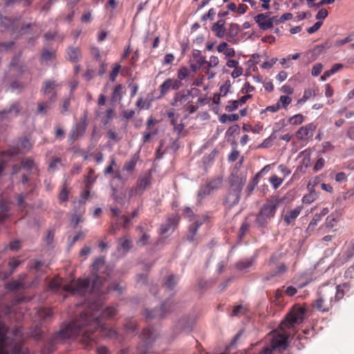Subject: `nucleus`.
I'll return each mask as SVG.
<instances>
[{"mask_svg": "<svg viewBox=\"0 0 354 354\" xmlns=\"http://www.w3.org/2000/svg\"><path fill=\"white\" fill-rule=\"evenodd\" d=\"M275 138L274 136V133H272L270 137L265 139L261 144H260L258 147L259 148H268L272 145V140Z\"/></svg>", "mask_w": 354, "mask_h": 354, "instance_id": "53", "label": "nucleus"}, {"mask_svg": "<svg viewBox=\"0 0 354 354\" xmlns=\"http://www.w3.org/2000/svg\"><path fill=\"white\" fill-rule=\"evenodd\" d=\"M6 325L0 322V354H28L23 347L24 338L21 328H15L8 335Z\"/></svg>", "mask_w": 354, "mask_h": 354, "instance_id": "2", "label": "nucleus"}, {"mask_svg": "<svg viewBox=\"0 0 354 354\" xmlns=\"http://www.w3.org/2000/svg\"><path fill=\"white\" fill-rule=\"evenodd\" d=\"M283 257V253L280 251H277L272 253L268 261V266L270 268H272L274 265H277L279 263V261Z\"/></svg>", "mask_w": 354, "mask_h": 354, "instance_id": "35", "label": "nucleus"}, {"mask_svg": "<svg viewBox=\"0 0 354 354\" xmlns=\"http://www.w3.org/2000/svg\"><path fill=\"white\" fill-rule=\"evenodd\" d=\"M139 156L135 153L129 161H127L123 167V170L131 172L134 170L136 165L138 161Z\"/></svg>", "mask_w": 354, "mask_h": 354, "instance_id": "31", "label": "nucleus"}, {"mask_svg": "<svg viewBox=\"0 0 354 354\" xmlns=\"http://www.w3.org/2000/svg\"><path fill=\"white\" fill-rule=\"evenodd\" d=\"M270 268L271 270L262 277L263 282H267L276 277L282 276L288 270L287 266L283 263L274 265V266Z\"/></svg>", "mask_w": 354, "mask_h": 354, "instance_id": "13", "label": "nucleus"}, {"mask_svg": "<svg viewBox=\"0 0 354 354\" xmlns=\"http://www.w3.org/2000/svg\"><path fill=\"white\" fill-rule=\"evenodd\" d=\"M239 102L238 100H230L229 104L225 106V110L227 112H232L236 110L239 107Z\"/></svg>", "mask_w": 354, "mask_h": 354, "instance_id": "58", "label": "nucleus"}, {"mask_svg": "<svg viewBox=\"0 0 354 354\" xmlns=\"http://www.w3.org/2000/svg\"><path fill=\"white\" fill-rule=\"evenodd\" d=\"M115 112L113 109H109L106 110L105 115L101 118V122L104 125H106L113 118Z\"/></svg>", "mask_w": 354, "mask_h": 354, "instance_id": "41", "label": "nucleus"}, {"mask_svg": "<svg viewBox=\"0 0 354 354\" xmlns=\"http://www.w3.org/2000/svg\"><path fill=\"white\" fill-rule=\"evenodd\" d=\"M178 281V277L174 274H170L164 278V286L169 290H173Z\"/></svg>", "mask_w": 354, "mask_h": 354, "instance_id": "27", "label": "nucleus"}, {"mask_svg": "<svg viewBox=\"0 0 354 354\" xmlns=\"http://www.w3.org/2000/svg\"><path fill=\"white\" fill-rule=\"evenodd\" d=\"M120 68L121 65L120 64L117 63L114 64V66L109 75V80L111 82H114L115 81L116 77L118 76Z\"/></svg>", "mask_w": 354, "mask_h": 354, "instance_id": "47", "label": "nucleus"}, {"mask_svg": "<svg viewBox=\"0 0 354 354\" xmlns=\"http://www.w3.org/2000/svg\"><path fill=\"white\" fill-rule=\"evenodd\" d=\"M167 223L165 224H162L160 228V234H165L167 233L171 229L173 230L178 225L179 222V217L174 216L171 218H167Z\"/></svg>", "mask_w": 354, "mask_h": 354, "instance_id": "21", "label": "nucleus"}, {"mask_svg": "<svg viewBox=\"0 0 354 354\" xmlns=\"http://www.w3.org/2000/svg\"><path fill=\"white\" fill-rule=\"evenodd\" d=\"M117 313L115 307H107L102 310V301L97 299L80 313L75 319L55 333L41 351V354H50L55 350V345L69 338L80 336V341L86 348L100 337L117 338L118 333L113 329H108L102 319H111Z\"/></svg>", "mask_w": 354, "mask_h": 354, "instance_id": "1", "label": "nucleus"}, {"mask_svg": "<svg viewBox=\"0 0 354 354\" xmlns=\"http://www.w3.org/2000/svg\"><path fill=\"white\" fill-rule=\"evenodd\" d=\"M69 191L66 185H64L62 190L60 191L58 198L60 203L66 202L68 200Z\"/></svg>", "mask_w": 354, "mask_h": 354, "instance_id": "46", "label": "nucleus"}, {"mask_svg": "<svg viewBox=\"0 0 354 354\" xmlns=\"http://www.w3.org/2000/svg\"><path fill=\"white\" fill-rule=\"evenodd\" d=\"M124 326L125 330L130 333H135L137 330V323L133 319L127 320Z\"/></svg>", "mask_w": 354, "mask_h": 354, "instance_id": "42", "label": "nucleus"}, {"mask_svg": "<svg viewBox=\"0 0 354 354\" xmlns=\"http://www.w3.org/2000/svg\"><path fill=\"white\" fill-rule=\"evenodd\" d=\"M183 86V83L180 82L179 80H175V79L167 78L165 80L162 84L160 85L158 89L160 95L156 97L157 99H161L165 96V95L170 90H178Z\"/></svg>", "mask_w": 354, "mask_h": 354, "instance_id": "12", "label": "nucleus"}, {"mask_svg": "<svg viewBox=\"0 0 354 354\" xmlns=\"http://www.w3.org/2000/svg\"><path fill=\"white\" fill-rule=\"evenodd\" d=\"M269 166H266L261 171L258 172L252 179V180L250 182V183L246 187V192H248V195H250L253 190L254 189V187L257 186V185L259 183V180L260 177L261 176V173Z\"/></svg>", "mask_w": 354, "mask_h": 354, "instance_id": "29", "label": "nucleus"}, {"mask_svg": "<svg viewBox=\"0 0 354 354\" xmlns=\"http://www.w3.org/2000/svg\"><path fill=\"white\" fill-rule=\"evenodd\" d=\"M354 256V247L351 243L346 251L342 254L340 259L342 260V263H345L351 259Z\"/></svg>", "mask_w": 354, "mask_h": 354, "instance_id": "38", "label": "nucleus"}, {"mask_svg": "<svg viewBox=\"0 0 354 354\" xmlns=\"http://www.w3.org/2000/svg\"><path fill=\"white\" fill-rule=\"evenodd\" d=\"M193 57L196 60V64L198 65L199 67L207 63V62L205 60V57L201 55V51L198 50H194Z\"/></svg>", "mask_w": 354, "mask_h": 354, "instance_id": "40", "label": "nucleus"}, {"mask_svg": "<svg viewBox=\"0 0 354 354\" xmlns=\"http://www.w3.org/2000/svg\"><path fill=\"white\" fill-rule=\"evenodd\" d=\"M212 30L215 32V35L218 38H223L225 33V28L217 27V25L213 24Z\"/></svg>", "mask_w": 354, "mask_h": 354, "instance_id": "51", "label": "nucleus"}, {"mask_svg": "<svg viewBox=\"0 0 354 354\" xmlns=\"http://www.w3.org/2000/svg\"><path fill=\"white\" fill-rule=\"evenodd\" d=\"M45 86L43 88L42 91L44 95L56 92L55 89L59 86V84L55 80H48L45 82Z\"/></svg>", "mask_w": 354, "mask_h": 354, "instance_id": "30", "label": "nucleus"}, {"mask_svg": "<svg viewBox=\"0 0 354 354\" xmlns=\"http://www.w3.org/2000/svg\"><path fill=\"white\" fill-rule=\"evenodd\" d=\"M306 312V308L303 307H294L292 310L286 315V318L281 321L279 328L281 330L294 327L295 324H301L304 319V315Z\"/></svg>", "mask_w": 354, "mask_h": 354, "instance_id": "7", "label": "nucleus"}, {"mask_svg": "<svg viewBox=\"0 0 354 354\" xmlns=\"http://www.w3.org/2000/svg\"><path fill=\"white\" fill-rule=\"evenodd\" d=\"M21 261L17 258L11 259L7 263L6 266L9 268L12 272L20 265Z\"/></svg>", "mask_w": 354, "mask_h": 354, "instance_id": "49", "label": "nucleus"}, {"mask_svg": "<svg viewBox=\"0 0 354 354\" xmlns=\"http://www.w3.org/2000/svg\"><path fill=\"white\" fill-rule=\"evenodd\" d=\"M230 86V81L228 80L220 87V93L218 94L221 96H225L229 91Z\"/></svg>", "mask_w": 354, "mask_h": 354, "instance_id": "57", "label": "nucleus"}, {"mask_svg": "<svg viewBox=\"0 0 354 354\" xmlns=\"http://www.w3.org/2000/svg\"><path fill=\"white\" fill-rule=\"evenodd\" d=\"M270 12L261 13L254 17V21L261 30H268L273 26V19H270Z\"/></svg>", "mask_w": 354, "mask_h": 354, "instance_id": "14", "label": "nucleus"}, {"mask_svg": "<svg viewBox=\"0 0 354 354\" xmlns=\"http://www.w3.org/2000/svg\"><path fill=\"white\" fill-rule=\"evenodd\" d=\"M158 133V129H155L152 131H145L143 133V136H142V142L143 143L149 142L150 141L151 138L153 136L157 135Z\"/></svg>", "mask_w": 354, "mask_h": 354, "instance_id": "45", "label": "nucleus"}, {"mask_svg": "<svg viewBox=\"0 0 354 354\" xmlns=\"http://www.w3.org/2000/svg\"><path fill=\"white\" fill-rule=\"evenodd\" d=\"M66 54L67 59L73 63L78 62L82 57L81 50L78 47L69 46L66 49Z\"/></svg>", "mask_w": 354, "mask_h": 354, "instance_id": "23", "label": "nucleus"}, {"mask_svg": "<svg viewBox=\"0 0 354 354\" xmlns=\"http://www.w3.org/2000/svg\"><path fill=\"white\" fill-rule=\"evenodd\" d=\"M245 181V178L236 174H232L230 176L229 180L230 189L223 201V204L227 208L231 209L238 204Z\"/></svg>", "mask_w": 354, "mask_h": 354, "instance_id": "5", "label": "nucleus"}, {"mask_svg": "<svg viewBox=\"0 0 354 354\" xmlns=\"http://www.w3.org/2000/svg\"><path fill=\"white\" fill-rule=\"evenodd\" d=\"M119 247L122 249L124 251H129L131 247V241L129 239L125 237H122L118 240Z\"/></svg>", "mask_w": 354, "mask_h": 354, "instance_id": "39", "label": "nucleus"}, {"mask_svg": "<svg viewBox=\"0 0 354 354\" xmlns=\"http://www.w3.org/2000/svg\"><path fill=\"white\" fill-rule=\"evenodd\" d=\"M44 264V263L41 261L34 260L30 263V268L38 272L41 270Z\"/></svg>", "mask_w": 354, "mask_h": 354, "instance_id": "63", "label": "nucleus"}, {"mask_svg": "<svg viewBox=\"0 0 354 354\" xmlns=\"http://www.w3.org/2000/svg\"><path fill=\"white\" fill-rule=\"evenodd\" d=\"M141 337L143 344L138 346V352L139 354H146L151 352V346L154 341L153 330L151 328H144Z\"/></svg>", "mask_w": 354, "mask_h": 354, "instance_id": "11", "label": "nucleus"}, {"mask_svg": "<svg viewBox=\"0 0 354 354\" xmlns=\"http://www.w3.org/2000/svg\"><path fill=\"white\" fill-rule=\"evenodd\" d=\"M57 100V93L53 92L48 101L39 102L37 104V109L36 113L37 115H45L48 111L51 109L53 105Z\"/></svg>", "mask_w": 354, "mask_h": 354, "instance_id": "15", "label": "nucleus"}, {"mask_svg": "<svg viewBox=\"0 0 354 354\" xmlns=\"http://www.w3.org/2000/svg\"><path fill=\"white\" fill-rule=\"evenodd\" d=\"M353 40V35H349L344 39L336 40L335 45V46H337V47L342 46L348 42L352 41Z\"/></svg>", "mask_w": 354, "mask_h": 354, "instance_id": "55", "label": "nucleus"}, {"mask_svg": "<svg viewBox=\"0 0 354 354\" xmlns=\"http://www.w3.org/2000/svg\"><path fill=\"white\" fill-rule=\"evenodd\" d=\"M321 219L322 218H320V216H319L318 214H315L310 222L307 227V230H313L314 227L317 225L318 222L321 221Z\"/></svg>", "mask_w": 354, "mask_h": 354, "instance_id": "59", "label": "nucleus"}, {"mask_svg": "<svg viewBox=\"0 0 354 354\" xmlns=\"http://www.w3.org/2000/svg\"><path fill=\"white\" fill-rule=\"evenodd\" d=\"M239 120V115L236 113L227 115L226 113L222 114L219 117V121L221 123H226L227 122H234Z\"/></svg>", "mask_w": 354, "mask_h": 354, "instance_id": "37", "label": "nucleus"}, {"mask_svg": "<svg viewBox=\"0 0 354 354\" xmlns=\"http://www.w3.org/2000/svg\"><path fill=\"white\" fill-rule=\"evenodd\" d=\"M317 198V194L315 192H311L309 194L306 195L303 197V202L305 203H311L313 202Z\"/></svg>", "mask_w": 354, "mask_h": 354, "instance_id": "60", "label": "nucleus"}, {"mask_svg": "<svg viewBox=\"0 0 354 354\" xmlns=\"http://www.w3.org/2000/svg\"><path fill=\"white\" fill-rule=\"evenodd\" d=\"M22 283L19 281H13L6 284V288L10 291H14L22 287Z\"/></svg>", "mask_w": 354, "mask_h": 354, "instance_id": "52", "label": "nucleus"}, {"mask_svg": "<svg viewBox=\"0 0 354 354\" xmlns=\"http://www.w3.org/2000/svg\"><path fill=\"white\" fill-rule=\"evenodd\" d=\"M270 182L274 189L278 188L282 183L283 180L277 176H272L270 178Z\"/></svg>", "mask_w": 354, "mask_h": 354, "instance_id": "62", "label": "nucleus"}, {"mask_svg": "<svg viewBox=\"0 0 354 354\" xmlns=\"http://www.w3.org/2000/svg\"><path fill=\"white\" fill-rule=\"evenodd\" d=\"M302 210L301 206H297L294 209L288 211L284 216L283 221L287 225H294L295 219Z\"/></svg>", "mask_w": 354, "mask_h": 354, "instance_id": "20", "label": "nucleus"}, {"mask_svg": "<svg viewBox=\"0 0 354 354\" xmlns=\"http://www.w3.org/2000/svg\"><path fill=\"white\" fill-rule=\"evenodd\" d=\"M12 274L6 266H0V280L4 281Z\"/></svg>", "mask_w": 354, "mask_h": 354, "instance_id": "43", "label": "nucleus"}, {"mask_svg": "<svg viewBox=\"0 0 354 354\" xmlns=\"http://www.w3.org/2000/svg\"><path fill=\"white\" fill-rule=\"evenodd\" d=\"M89 285L90 280L88 279H79L70 284L66 285L64 289L73 295L83 297L87 293Z\"/></svg>", "mask_w": 354, "mask_h": 354, "instance_id": "8", "label": "nucleus"}, {"mask_svg": "<svg viewBox=\"0 0 354 354\" xmlns=\"http://www.w3.org/2000/svg\"><path fill=\"white\" fill-rule=\"evenodd\" d=\"M193 91L198 92V89L193 88L190 90H187L186 93L185 91H180L176 93L173 98V100L171 102V105L172 106H178L183 104V103H184L188 99L189 96L190 95H192Z\"/></svg>", "mask_w": 354, "mask_h": 354, "instance_id": "16", "label": "nucleus"}, {"mask_svg": "<svg viewBox=\"0 0 354 354\" xmlns=\"http://www.w3.org/2000/svg\"><path fill=\"white\" fill-rule=\"evenodd\" d=\"M350 290V285L348 283H344L336 286V292H334L335 301L342 299L344 295Z\"/></svg>", "mask_w": 354, "mask_h": 354, "instance_id": "26", "label": "nucleus"}, {"mask_svg": "<svg viewBox=\"0 0 354 354\" xmlns=\"http://www.w3.org/2000/svg\"><path fill=\"white\" fill-rule=\"evenodd\" d=\"M212 193V191L207 186L206 184L204 185H201L198 189L197 194V200L198 202H201L204 198L207 196L209 195Z\"/></svg>", "mask_w": 354, "mask_h": 354, "instance_id": "36", "label": "nucleus"}, {"mask_svg": "<svg viewBox=\"0 0 354 354\" xmlns=\"http://www.w3.org/2000/svg\"><path fill=\"white\" fill-rule=\"evenodd\" d=\"M203 221H196L190 225L186 236V239L189 242H193L195 240V236L198 232V228L203 225Z\"/></svg>", "mask_w": 354, "mask_h": 354, "instance_id": "24", "label": "nucleus"}, {"mask_svg": "<svg viewBox=\"0 0 354 354\" xmlns=\"http://www.w3.org/2000/svg\"><path fill=\"white\" fill-rule=\"evenodd\" d=\"M188 75V70L186 67H182L178 71L177 76L178 79L176 80H179L180 82H182V80L186 78Z\"/></svg>", "mask_w": 354, "mask_h": 354, "instance_id": "54", "label": "nucleus"}, {"mask_svg": "<svg viewBox=\"0 0 354 354\" xmlns=\"http://www.w3.org/2000/svg\"><path fill=\"white\" fill-rule=\"evenodd\" d=\"M112 269L105 266V261L103 257L97 258L92 265V274L94 279L92 282L91 295H100L103 293L102 280H106L107 278L101 275V273H106L109 277Z\"/></svg>", "mask_w": 354, "mask_h": 354, "instance_id": "3", "label": "nucleus"}, {"mask_svg": "<svg viewBox=\"0 0 354 354\" xmlns=\"http://www.w3.org/2000/svg\"><path fill=\"white\" fill-rule=\"evenodd\" d=\"M240 127L238 124H234L228 128L226 131V135L229 137L234 136L235 134L239 133Z\"/></svg>", "mask_w": 354, "mask_h": 354, "instance_id": "56", "label": "nucleus"}, {"mask_svg": "<svg viewBox=\"0 0 354 354\" xmlns=\"http://www.w3.org/2000/svg\"><path fill=\"white\" fill-rule=\"evenodd\" d=\"M56 58V52L55 50H49L48 49H45L43 50L41 57L40 62L47 63L49 61H52Z\"/></svg>", "mask_w": 354, "mask_h": 354, "instance_id": "33", "label": "nucleus"}, {"mask_svg": "<svg viewBox=\"0 0 354 354\" xmlns=\"http://www.w3.org/2000/svg\"><path fill=\"white\" fill-rule=\"evenodd\" d=\"M109 291H115L118 295H121L123 292V288L118 282H113L109 286Z\"/></svg>", "mask_w": 354, "mask_h": 354, "instance_id": "50", "label": "nucleus"}, {"mask_svg": "<svg viewBox=\"0 0 354 354\" xmlns=\"http://www.w3.org/2000/svg\"><path fill=\"white\" fill-rule=\"evenodd\" d=\"M20 113V104L18 102L12 103L8 109L0 111V118L5 119L8 115L17 116Z\"/></svg>", "mask_w": 354, "mask_h": 354, "instance_id": "22", "label": "nucleus"}, {"mask_svg": "<svg viewBox=\"0 0 354 354\" xmlns=\"http://www.w3.org/2000/svg\"><path fill=\"white\" fill-rule=\"evenodd\" d=\"M85 124H76L71 129L68 141L71 144H73L80 137L82 136L86 131Z\"/></svg>", "mask_w": 354, "mask_h": 354, "instance_id": "19", "label": "nucleus"}, {"mask_svg": "<svg viewBox=\"0 0 354 354\" xmlns=\"http://www.w3.org/2000/svg\"><path fill=\"white\" fill-rule=\"evenodd\" d=\"M252 260H247L243 261H239L236 263L235 267L239 270H243L250 268L252 265Z\"/></svg>", "mask_w": 354, "mask_h": 354, "instance_id": "48", "label": "nucleus"}, {"mask_svg": "<svg viewBox=\"0 0 354 354\" xmlns=\"http://www.w3.org/2000/svg\"><path fill=\"white\" fill-rule=\"evenodd\" d=\"M337 219L333 216L330 215L326 219V227L328 228H332L337 223Z\"/></svg>", "mask_w": 354, "mask_h": 354, "instance_id": "61", "label": "nucleus"}, {"mask_svg": "<svg viewBox=\"0 0 354 354\" xmlns=\"http://www.w3.org/2000/svg\"><path fill=\"white\" fill-rule=\"evenodd\" d=\"M222 182V178L216 177L211 180H207L205 184L209 188L212 192H213L214 191L217 190L221 187Z\"/></svg>", "mask_w": 354, "mask_h": 354, "instance_id": "32", "label": "nucleus"}, {"mask_svg": "<svg viewBox=\"0 0 354 354\" xmlns=\"http://www.w3.org/2000/svg\"><path fill=\"white\" fill-rule=\"evenodd\" d=\"M122 84H118L115 86L113 91L111 95V101L113 102H120L122 98Z\"/></svg>", "mask_w": 354, "mask_h": 354, "instance_id": "34", "label": "nucleus"}, {"mask_svg": "<svg viewBox=\"0 0 354 354\" xmlns=\"http://www.w3.org/2000/svg\"><path fill=\"white\" fill-rule=\"evenodd\" d=\"M107 138L109 140H113L115 142H118L121 140V138L118 136V133L113 131L112 129H109L108 131Z\"/></svg>", "mask_w": 354, "mask_h": 354, "instance_id": "64", "label": "nucleus"}, {"mask_svg": "<svg viewBox=\"0 0 354 354\" xmlns=\"http://www.w3.org/2000/svg\"><path fill=\"white\" fill-rule=\"evenodd\" d=\"M334 290L332 288H323L318 292L317 298L313 306L319 311L328 312L333 307Z\"/></svg>", "mask_w": 354, "mask_h": 354, "instance_id": "6", "label": "nucleus"}, {"mask_svg": "<svg viewBox=\"0 0 354 354\" xmlns=\"http://www.w3.org/2000/svg\"><path fill=\"white\" fill-rule=\"evenodd\" d=\"M289 334L286 333L274 335L271 340V347H266L260 351L259 354H271L275 348H281L283 350L288 347Z\"/></svg>", "mask_w": 354, "mask_h": 354, "instance_id": "9", "label": "nucleus"}, {"mask_svg": "<svg viewBox=\"0 0 354 354\" xmlns=\"http://www.w3.org/2000/svg\"><path fill=\"white\" fill-rule=\"evenodd\" d=\"M151 175L150 174L140 177L136 182V194L142 195L151 185Z\"/></svg>", "mask_w": 354, "mask_h": 354, "instance_id": "17", "label": "nucleus"}, {"mask_svg": "<svg viewBox=\"0 0 354 354\" xmlns=\"http://www.w3.org/2000/svg\"><path fill=\"white\" fill-rule=\"evenodd\" d=\"M282 201V198L278 196H272L268 198L260 208L255 223L260 227L266 226L274 217L277 209Z\"/></svg>", "mask_w": 354, "mask_h": 354, "instance_id": "4", "label": "nucleus"}, {"mask_svg": "<svg viewBox=\"0 0 354 354\" xmlns=\"http://www.w3.org/2000/svg\"><path fill=\"white\" fill-rule=\"evenodd\" d=\"M36 313L37 317L41 322H46L53 316V312L51 309L48 308H40L37 310Z\"/></svg>", "mask_w": 354, "mask_h": 354, "instance_id": "28", "label": "nucleus"}, {"mask_svg": "<svg viewBox=\"0 0 354 354\" xmlns=\"http://www.w3.org/2000/svg\"><path fill=\"white\" fill-rule=\"evenodd\" d=\"M304 120V116L302 114H296L292 117L290 118L289 123L292 125H299L301 124Z\"/></svg>", "mask_w": 354, "mask_h": 354, "instance_id": "44", "label": "nucleus"}, {"mask_svg": "<svg viewBox=\"0 0 354 354\" xmlns=\"http://www.w3.org/2000/svg\"><path fill=\"white\" fill-rule=\"evenodd\" d=\"M173 301L167 300L162 303L160 308L153 310L146 309L144 315L147 319H153L156 318H163L172 310Z\"/></svg>", "mask_w": 354, "mask_h": 354, "instance_id": "10", "label": "nucleus"}, {"mask_svg": "<svg viewBox=\"0 0 354 354\" xmlns=\"http://www.w3.org/2000/svg\"><path fill=\"white\" fill-rule=\"evenodd\" d=\"M240 31V27L237 24L231 23L229 25L228 31L227 32V40L229 42H232L233 44L236 43L235 37L238 35Z\"/></svg>", "mask_w": 354, "mask_h": 354, "instance_id": "25", "label": "nucleus"}, {"mask_svg": "<svg viewBox=\"0 0 354 354\" xmlns=\"http://www.w3.org/2000/svg\"><path fill=\"white\" fill-rule=\"evenodd\" d=\"M316 129V125L313 123H309L299 129L296 133V136L299 140H307L313 136V133Z\"/></svg>", "mask_w": 354, "mask_h": 354, "instance_id": "18", "label": "nucleus"}]
</instances>
